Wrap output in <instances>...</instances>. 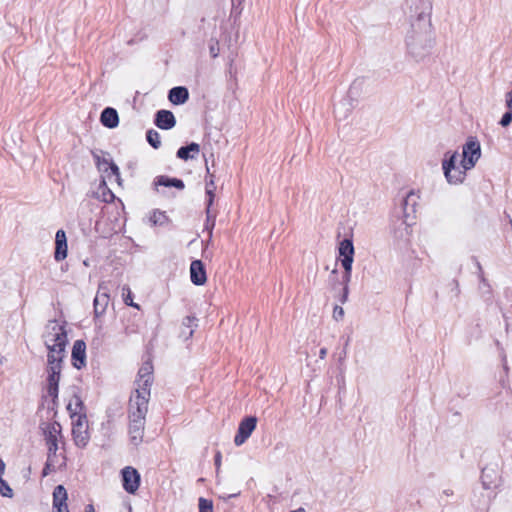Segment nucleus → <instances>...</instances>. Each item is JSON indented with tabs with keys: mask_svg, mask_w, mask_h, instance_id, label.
Masks as SVG:
<instances>
[{
	"mask_svg": "<svg viewBox=\"0 0 512 512\" xmlns=\"http://www.w3.org/2000/svg\"><path fill=\"white\" fill-rule=\"evenodd\" d=\"M410 27L405 36L408 57L421 62L431 55L435 45L430 14L431 5L426 0H408Z\"/></svg>",
	"mask_w": 512,
	"mask_h": 512,
	"instance_id": "1",
	"label": "nucleus"
},
{
	"mask_svg": "<svg viewBox=\"0 0 512 512\" xmlns=\"http://www.w3.org/2000/svg\"><path fill=\"white\" fill-rule=\"evenodd\" d=\"M43 337L45 346L48 349L47 365L62 366L65 348L68 343L65 327L56 320L49 321Z\"/></svg>",
	"mask_w": 512,
	"mask_h": 512,
	"instance_id": "2",
	"label": "nucleus"
},
{
	"mask_svg": "<svg viewBox=\"0 0 512 512\" xmlns=\"http://www.w3.org/2000/svg\"><path fill=\"white\" fill-rule=\"evenodd\" d=\"M43 337L45 346L48 349L47 365L62 366L65 348L68 343L65 327L56 320L49 321Z\"/></svg>",
	"mask_w": 512,
	"mask_h": 512,
	"instance_id": "3",
	"label": "nucleus"
},
{
	"mask_svg": "<svg viewBox=\"0 0 512 512\" xmlns=\"http://www.w3.org/2000/svg\"><path fill=\"white\" fill-rule=\"evenodd\" d=\"M141 398V400L129 399L128 433L130 442L134 446H138L143 441L146 414L148 412V402L144 401L143 397Z\"/></svg>",
	"mask_w": 512,
	"mask_h": 512,
	"instance_id": "4",
	"label": "nucleus"
},
{
	"mask_svg": "<svg viewBox=\"0 0 512 512\" xmlns=\"http://www.w3.org/2000/svg\"><path fill=\"white\" fill-rule=\"evenodd\" d=\"M153 383V364L150 360L144 362L138 371V378L136 380L137 388L130 396V399L141 400L149 402L150 388Z\"/></svg>",
	"mask_w": 512,
	"mask_h": 512,
	"instance_id": "5",
	"label": "nucleus"
},
{
	"mask_svg": "<svg viewBox=\"0 0 512 512\" xmlns=\"http://www.w3.org/2000/svg\"><path fill=\"white\" fill-rule=\"evenodd\" d=\"M458 159V152H446L442 161V169L445 178L450 184H460L464 181L466 171L464 168L456 166Z\"/></svg>",
	"mask_w": 512,
	"mask_h": 512,
	"instance_id": "6",
	"label": "nucleus"
},
{
	"mask_svg": "<svg viewBox=\"0 0 512 512\" xmlns=\"http://www.w3.org/2000/svg\"><path fill=\"white\" fill-rule=\"evenodd\" d=\"M481 157L480 143L476 137H469L463 146L461 167L464 170L472 169Z\"/></svg>",
	"mask_w": 512,
	"mask_h": 512,
	"instance_id": "7",
	"label": "nucleus"
},
{
	"mask_svg": "<svg viewBox=\"0 0 512 512\" xmlns=\"http://www.w3.org/2000/svg\"><path fill=\"white\" fill-rule=\"evenodd\" d=\"M42 430L48 447L47 457L57 459L58 436H61V425L57 421L42 424Z\"/></svg>",
	"mask_w": 512,
	"mask_h": 512,
	"instance_id": "8",
	"label": "nucleus"
},
{
	"mask_svg": "<svg viewBox=\"0 0 512 512\" xmlns=\"http://www.w3.org/2000/svg\"><path fill=\"white\" fill-rule=\"evenodd\" d=\"M46 389L48 395L52 398L54 406L58 404L59 382L61 378L62 366L47 365L46 366Z\"/></svg>",
	"mask_w": 512,
	"mask_h": 512,
	"instance_id": "9",
	"label": "nucleus"
},
{
	"mask_svg": "<svg viewBox=\"0 0 512 512\" xmlns=\"http://www.w3.org/2000/svg\"><path fill=\"white\" fill-rule=\"evenodd\" d=\"M257 426L256 416H246L239 423L237 433L234 437V444L236 446L243 445L251 436Z\"/></svg>",
	"mask_w": 512,
	"mask_h": 512,
	"instance_id": "10",
	"label": "nucleus"
},
{
	"mask_svg": "<svg viewBox=\"0 0 512 512\" xmlns=\"http://www.w3.org/2000/svg\"><path fill=\"white\" fill-rule=\"evenodd\" d=\"M72 435L76 446L83 448L87 445L89 433L85 414L78 415L77 419L73 421Z\"/></svg>",
	"mask_w": 512,
	"mask_h": 512,
	"instance_id": "11",
	"label": "nucleus"
},
{
	"mask_svg": "<svg viewBox=\"0 0 512 512\" xmlns=\"http://www.w3.org/2000/svg\"><path fill=\"white\" fill-rule=\"evenodd\" d=\"M121 474L124 490L129 494H134L140 485L139 472L135 468L127 466L122 469Z\"/></svg>",
	"mask_w": 512,
	"mask_h": 512,
	"instance_id": "12",
	"label": "nucleus"
},
{
	"mask_svg": "<svg viewBox=\"0 0 512 512\" xmlns=\"http://www.w3.org/2000/svg\"><path fill=\"white\" fill-rule=\"evenodd\" d=\"M72 365L80 370L86 366V344L83 340H76L72 348Z\"/></svg>",
	"mask_w": 512,
	"mask_h": 512,
	"instance_id": "13",
	"label": "nucleus"
},
{
	"mask_svg": "<svg viewBox=\"0 0 512 512\" xmlns=\"http://www.w3.org/2000/svg\"><path fill=\"white\" fill-rule=\"evenodd\" d=\"M190 279L196 286H202L207 281L206 269L201 260H194L190 264Z\"/></svg>",
	"mask_w": 512,
	"mask_h": 512,
	"instance_id": "14",
	"label": "nucleus"
},
{
	"mask_svg": "<svg viewBox=\"0 0 512 512\" xmlns=\"http://www.w3.org/2000/svg\"><path fill=\"white\" fill-rule=\"evenodd\" d=\"M154 123L162 130H169L176 125V119L171 111L162 109L156 112Z\"/></svg>",
	"mask_w": 512,
	"mask_h": 512,
	"instance_id": "15",
	"label": "nucleus"
},
{
	"mask_svg": "<svg viewBox=\"0 0 512 512\" xmlns=\"http://www.w3.org/2000/svg\"><path fill=\"white\" fill-rule=\"evenodd\" d=\"M341 264L352 265L354 261V246L352 239L345 238L339 244Z\"/></svg>",
	"mask_w": 512,
	"mask_h": 512,
	"instance_id": "16",
	"label": "nucleus"
},
{
	"mask_svg": "<svg viewBox=\"0 0 512 512\" xmlns=\"http://www.w3.org/2000/svg\"><path fill=\"white\" fill-rule=\"evenodd\" d=\"M67 238L64 230H58L55 236V252L56 261H62L67 257Z\"/></svg>",
	"mask_w": 512,
	"mask_h": 512,
	"instance_id": "17",
	"label": "nucleus"
},
{
	"mask_svg": "<svg viewBox=\"0 0 512 512\" xmlns=\"http://www.w3.org/2000/svg\"><path fill=\"white\" fill-rule=\"evenodd\" d=\"M100 122L103 126L113 129L119 124V115L116 109L112 107H106L100 115Z\"/></svg>",
	"mask_w": 512,
	"mask_h": 512,
	"instance_id": "18",
	"label": "nucleus"
},
{
	"mask_svg": "<svg viewBox=\"0 0 512 512\" xmlns=\"http://www.w3.org/2000/svg\"><path fill=\"white\" fill-rule=\"evenodd\" d=\"M189 98L188 89L184 86H176L169 90L168 99L174 105H182Z\"/></svg>",
	"mask_w": 512,
	"mask_h": 512,
	"instance_id": "19",
	"label": "nucleus"
},
{
	"mask_svg": "<svg viewBox=\"0 0 512 512\" xmlns=\"http://www.w3.org/2000/svg\"><path fill=\"white\" fill-rule=\"evenodd\" d=\"M95 158L98 169L103 172H108V170H110L111 174L114 175L118 183H120V171L118 166L111 159H101L99 156H95Z\"/></svg>",
	"mask_w": 512,
	"mask_h": 512,
	"instance_id": "20",
	"label": "nucleus"
},
{
	"mask_svg": "<svg viewBox=\"0 0 512 512\" xmlns=\"http://www.w3.org/2000/svg\"><path fill=\"white\" fill-rule=\"evenodd\" d=\"M200 151L199 144L195 142H191L186 146H182L178 149L176 155L179 159L187 161L188 159L195 158V154H198Z\"/></svg>",
	"mask_w": 512,
	"mask_h": 512,
	"instance_id": "21",
	"label": "nucleus"
},
{
	"mask_svg": "<svg viewBox=\"0 0 512 512\" xmlns=\"http://www.w3.org/2000/svg\"><path fill=\"white\" fill-rule=\"evenodd\" d=\"M155 186H164V187H175L179 190L184 189L185 185L181 179L178 178H170L168 176L160 175L154 179Z\"/></svg>",
	"mask_w": 512,
	"mask_h": 512,
	"instance_id": "22",
	"label": "nucleus"
},
{
	"mask_svg": "<svg viewBox=\"0 0 512 512\" xmlns=\"http://www.w3.org/2000/svg\"><path fill=\"white\" fill-rule=\"evenodd\" d=\"M109 294L106 292H97L94 298V313L98 317L102 315L108 306Z\"/></svg>",
	"mask_w": 512,
	"mask_h": 512,
	"instance_id": "23",
	"label": "nucleus"
},
{
	"mask_svg": "<svg viewBox=\"0 0 512 512\" xmlns=\"http://www.w3.org/2000/svg\"><path fill=\"white\" fill-rule=\"evenodd\" d=\"M196 321L197 319L193 316L185 317L182 321L180 337H182L184 340L190 339L194 333L193 327H197V324L195 323Z\"/></svg>",
	"mask_w": 512,
	"mask_h": 512,
	"instance_id": "24",
	"label": "nucleus"
},
{
	"mask_svg": "<svg viewBox=\"0 0 512 512\" xmlns=\"http://www.w3.org/2000/svg\"><path fill=\"white\" fill-rule=\"evenodd\" d=\"M497 471L490 467H485L482 469V485L485 489H490L496 483L497 479Z\"/></svg>",
	"mask_w": 512,
	"mask_h": 512,
	"instance_id": "25",
	"label": "nucleus"
},
{
	"mask_svg": "<svg viewBox=\"0 0 512 512\" xmlns=\"http://www.w3.org/2000/svg\"><path fill=\"white\" fill-rule=\"evenodd\" d=\"M67 491L63 485H57L53 491V507L67 506Z\"/></svg>",
	"mask_w": 512,
	"mask_h": 512,
	"instance_id": "26",
	"label": "nucleus"
},
{
	"mask_svg": "<svg viewBox=\"0 0 512 512\" xmlns=\"http://www.w3.org/2000/svg\"><path fill=\"white\" fill-rule=\"evenodd\" d=\"M84 409V404L79 396L74 395L67 405V410L70 412L72 418L78 415H83L81 412Z\"/></svg>",
	"mask_w": 512,
	"mask_h": 512,
	"instance_id": "27",
	"label": "nucleus"
},
{
	"mask_svg": "<svg viewBox=\"0 0 512 512\" xmlns=\"http://www.w3.org/2000/svg\"><path fill=\"white\" fill-rule=\"evenodd\" d=\"M418 196L414 191L407 193L406 197L402 201L403 211L405 216L409 215L408 207H411V212H415V206L417 204Z\"/></svg>",
	"mask_w": 512,
	"mask_h": 512,
	"instance_id": "28",
	"label": "nucleus"
},
{
	"mask_svg": "<svg viewBox=\"0 0 512 512\" xmlns=\"http://www.w3.org/2000/svg\"><path fill=\"white\" fill-rule=\"evenodd\" d=\"M410 234L411 228L406 221H401L399 227L394 231L395 238L404 242H408Z\"/></svg>",
	"mask_w": 512,
	"mask_h": 512,
	"instance_id": "29",
	"label": "nucleus"
},
{
	"mask_svg": "<svg viewBox=\"0 0 512 512\" xmlns=\"http://www.w3.org/2000/svg\"><path fill=\"white\" fill-rule=\"evenodd\" d=\"M214 182L213 180L210 181V183H207L206 185V195H207V207H206V214H207V222L210 221L211 219V206L213 204V201H214V197H215V194H214Z\"/></svg>",
	"mask_w": 512,
	"mask_h": 512,
	"instance_id": "30",
	"label": "nucleus"
},
{
	"mask_svg": "<svg viewBox=\"0 0 512 512\" xmlns=\"http://www.w3.org/2000/svg\"><path fill=\"white\" fill-rule=\"evenodd\" d=\"M146 139L154 149H158L161 146L160 134L154 129L147 131Z\"/></svg>",
	"mask_w": 512,
	"mask_h": 512,
	"instance_id": "31",
	"label": "nucleus"
},
{
	"mask_svg": "<svg viewBox=\"0 0 512 512\" xmlns=\"http://www.w3.org/2000/svg\"><path fill=\"white\" fill-rule=\"evenodd\" d=\"M122 296H123L124 303L127 306H131V307H134V308H137V309L140 308L138 304L133 302L132 292H131V290H130V288L128 286H123V288H122Z\"/></svg>",
	"mask_w": 512,
	"mask_h": 512,
	"instance_id": "32",
	"label": "nucleus"
},
{
	"mask_svg": "<svg viewBox=\"0 0 512 512\" xmlns=\"http://www.w3.org/2000/svg\"><path fill=\"white\" fill-rule=\"evenodd\" d=\"M341 265L344 268V273L342 275L340 284L342 287H349V282L351 280V273H352V265H346V264H341Z\"/></svg>",
	"mask_w": 512,
	"mask_h": 512,
	"instance_id": "33",
	"label": "nucleus"
},
{
	"mask_svg": "<svg viewBox=\"0 0 512 512\" xmlns=\"http://www.w3.org/2000/svg\"><path fill=\"white\" fill-rule=\"evenodd\" d=\"M167 220V217L166 215L164 214V212H161V211H154L152 213V215L150 216V222L153 224V225H163Z\"/></svg>",
	"mask_w": 512,
	"mask_h": 512,
	"instance_id": "34",
	"label": "nucleus"
},
{
	"mask_svg": "<svg viewBox=\"0 0 512 512\" xmlns=\"http://www.w3.org/2000/svg\"><path fill=\"white\" fill-rule=\"evenodd\" d=\"M57 459L47 457V461L42 471V476L45 477L51 472L56 470Z\"/></svg>",
	"mask_w": 512,
	"mask_h": 512,
	"instance_id": "35",
	"label": "nucleus"
},
{
	"mask_svg": "<svg viewBox=\"0 0 512 512\" xmlns=\"http://www.w3.org/2000/svg\"><path fill=\"white\" fill-rule=\"evenodd\" d=\"M199 512H213V502L212 500H208L206 498H199Z\"/></svg>",
	"mask_w": 512,
	"mask_h": 512,
	"instance_id": "36",
	"label": "nucleus"
},
{
	"mask_svg": "<svg viewBox=\"0 0 512 512\" xmlns=\"http://www.w3.org/2000/svg\"><path fill=\"white\" fill-rule=\"evenodd\" d=\"M102 188V201L106 202V203H110V202H113L114 198H115V195L113 194V192L107 188L106 184H105V181L102 182V186L100 187Z\"/></svg>",
	"mask_w": 512,
	"mask_h": 512,
	"instance_id": "37",
	"label": "nucleus"
},
{
	"mask_svg": "<svg viewBox=\"0 0 512 512\" xmlns=\"http://www.w3.org/2000/svg\"><path fill=\"white\" fill-rule=\"evenodd\" d=\"M0 494L4 497L11 498L13 496V490L8 485V483L0 477Z\"/></svg>",
	"mask_w": 512,
	"mask_h": 512,
	"instance_id": "38",
	"label": "nucleus"
},
{
	"mask_svg": "<svg viewBox=\"0 0 512 512\" xmlns=\"http://www.w3.org/2000/svg\"><path fill=\"white\" fill-rule=\"evenodd\" d=\"M209 53L212 58H216L219 55V43L215 39H211L209 42Z\"/></svg>",
	"mask_w": 512,
	"mask_h": 512,
	"instance_id": "39",
	"label": "nucleus"
},
{
	"mask_svg": "<svg viewBox=\"0 0 512 512\" xmlns=\"http://www.w3.org/2000/svg\"><path fill=\"white\" fill-rule=\"evenodd\" d=\"M329 282L332 285V289L336 290L338 285L340 284V281L338 280V271L337 269L332 270L331 275L329 277Z\"/></svg>",
	"mask_w": 512,
	"mask_h": 512,
	"instance_id": "40",
	"label": "nucleus"
},
{
	"mask_svg": "<svg viewBox=\"0 0 512 512\" xmlns=\"http://www.w3.org/2000/svg\"><path fill=\"white\" fill-rule=\"evenodd\" d=\"M512 122V112L509 110L508 112H505L499 122V124L503 127H507Z\"/></svg>",
	"mask_w": 512,
	"mask_h": 512,
	"instance_id": "41",
	"label": "nucleus"
},
{
	"mask_svg": "<svg viewBox=\"0 0 512 512\" xmlns=\"http://www.w3.org/2000/svg\"><path fill=\"white\" fill-rule=\"evenodd\" d=\"M343 317H344V309L341 306L336 305L333 309V318L336 321H340V320H342Z\"/></svg>",
	"mask_w": 512,
	"mask_h": 512,
	"instance_id": "42",
	"label": "nucleus"
},
{
	"mask_svg": "<svg viewBox=\"0 0 512 512\" xmlns=\"http://www.w3.org/2000/svg\"><path fill=\"white\" fill-rule=\"evenodd\" d=\"M349 287H342L341 294L339 295V301L344 304L348 300Z\"/></svg>",
	"mask_w": 512,
	"mask_h": 512,
	"instance_id": "43",
	"label": "nucleus"
},
{
	"mask_svg": "<svg viewBox=\"0 0 512 512\" xmlns=\"http://www.w3.org/2000/svg\"><path fill=\"white\" fill-rule=\"evenodd\" d=\"M506 106L512 112V90L506 94Z\"/></svg>",
	"mask_w": 512,
	"mask_h": 512,
	"instance_id": "44",
	"label": "nucleus"
},
{
	"mask_svg": "<svg viewBox=\"0 0 512 512\" xmlns=\"http://www.w3.org/2000/svg\"><path fill=\"white\" fill-rule=\"evenodd\" d=\"M97 292H106L108 294L109 289L107 287V284L105 282L100 283Z\"/></svg>",
	"mask_w": 512,
	"mask_h": 512,
	"instance_id": "45",
	"label": "nucleus"
},
{
	"mask_svg": "<svg viewBox=\"0 0 512 512\" xmlns=\"http://www.w3.org/2000/svg\"><path fill=\"white\" fill-rule=\"evenodd\" d=\"M56 512H69L68 506H54Z\"/></svg>",
	"mask_w": 512,
	"mask_h": 512,
	"instance_id": "46",
	"label": "nucleus"
},
{
	"mask_svg": "<svg viewBox=\"0 0 512 512\" xmlns=\"http://www.w3.org/2000/svg\"><path fill=\"white\" fill-rule=\"evenodd\" d=\"M4 471H5V463H4V461L0 458V477H2V476H3Z\"/></svg>",
	"mask_w": 512,
	"mask_h": 512,
	"instance_id": "47",
	"label": "nucleus"
},
{
	"mask_svg": "<svg viewBox=\"0 0 512 512\" xmlns=\"http://www.w3.org/2000/svg\"><path fill=\"white\" fill-rule=\"evenodd\" d=\"M327 355V349L326 348H321L320 351H319V357L321 359H324Z\"/></svg>",
	"mask_w": 512,
	"mask_h": 512,
	"instance_id": "48",
	"label": "nucleus"
},
{
	"mask_svg": "<svg viewBox=\"0 0 512 512\" xmlns=\"http://www.w3.org/2000/svg\"><path fill=\"white\" fill-rule=\"evenodd\" d=\"M220 461H221V454L220 452H218L215 456V464L218 466L220 465Z\"/></svg>",
	"mask_w": 512,
	"mask_h": 512,
	"instance_id": "49",
	"label": "nucleus"
},
{
	"mask_svg": "<svg viewBox=\"0 0 512 512\" xmlns=\"http://www.w3.org/2000/svg\"><path fill=\"white\" fill-rule=\"evenodd\" d=\"M356 85H357V82H353V84L351 85L350 89H349V94H352L353 91L356 89Z\"/></svg>",
	"mask_w": 512,
	"mask_h": 512,
	"instance_id": "50",
	"label": "nucleus"
},
{
	"mask_svg": "<svg viewBox=\"0 0 512 512\" xmlns=\"http://www.w3.org/2000/svg\"><path fill=\"white\" fill-rule=\"evenodd\" d=\"M85 512H95V511H94V507H93V505H88V506L86 507Z\"/></svg>",
	"mask_w": 512,
	"mask_h": 512,
	"instance_id": "51",
	"label": "nucleus"
},
{
	"mask_svg": "<svg viewBox=\"0 0 512 512\" xmlns=\"http://www.w3.org/2000/svg\"><path fill=\"white\" fill-rule=\"evenodd\" d=\"M242 1L243 0H232V4L235 7L236 3H238V5H240L242 3Z\"/></svg>",
	"mask_w": 512,
	"mask_h": 512,
	"instance_id": "52",
	"label": "nucleus"
},
{
	"mask_svg": "<svg viewBox=\"0 0 512 512\" xmlns=\"http://www.w3.org/2000/svg\"><path fill=\"white\" fill-rule=\"evenodd\" d=\"M213 226H214V220H213V221H212V223H211V227H210V235L212 234V228H213Z\"/></svg>",
	"mask_w": 512,
	"mask_h": 512,
	"instance_id": "53",
	"label": "nucleus"
},
{
	"mask_svg": "<svg viewBox=\"0 0 512 512\" xmlns=\"http://www.w3.org/2000/svg\"><path fill=\"white\" fill-rule=\"evenodd\" d=\"M510 224H511V226H512V220H511V219H510Z\"/></svg>",
	"mask_w": 512,
	"mask_h": 512,
	"instance_id": "54",
	"label": "nucleus"
}]
</instances>
